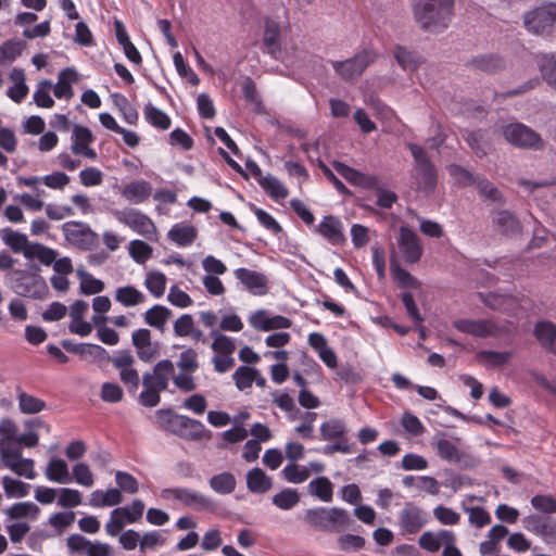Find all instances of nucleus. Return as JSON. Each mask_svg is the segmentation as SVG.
I'll use <instances>...</instances> for the list:
<instances>
[{
	"instance_id": "14",
	"label": "nucleus",
	"mask_w": 556,
	"mask_h": 556,
	"mask_svg": "<svg viewBox=\"0 0 556 556\" xmlns=\"http://www.w3.org/2000/svg\"><path fill=\"white\" fill-rule=\"evenodd\" d=\"M505 139L517 147L540 149L543 146L541 137L523 124H510L503 130Z\"/></svg>"
},
{
	"instance_id": "43",
	"label": "nucleus",
	"mask_w": 556,
	"mask_h": 556,
	"mask_svg": "<svg viewBox=\"0 0 556 556\" xmlns=\"http://www.w3.org/2000/svg\"><path fill=\"white\" fill-rule=\"evenodd\" d=\"M25 45L17 39L5 40L0 46V66H5L15 61L23 52Z\"/></svg>"
},
{
	"instance_id": "5",
	"label": "nucleus",
	"mask_w": 556,
	"mask_h": 556,
	"mask_svg": "<svg viewBox=\"0 0 556 556\" xmlns=\"http://www.w3.org/2000/svg\"><path fill=\"white\" fill-rule=\"evenodd\" d=\"M408 148L416 163L413 170L414 185L418 190L430 193L437 184V172L421 147L410 143Z\"/></svg>"
},
{
	"instance_id": "26",
	"label": "nucleus",
	"mask_w": 556,
	"mask_h": 556,
	"mask_svg": "<svg viewBox=\"0 0 556 556\" xmlns=\"http://www.w3.org/2000/svg\"><path fill=\"white\" fill-rule=\"evenodd\" d=\"M152 194V186L146 180H134L124 186L122 195L132 204L146 202Z\"/></svg>"
},
{
	"instance_id": "44",
	"label": "nucleus",
	"mask_w": 556,
	"mask_h": 556,
	"mask_svg": "<svg viewBox=\"0 0 556 556\" xmlns=\"http://www.w3.org/2000/svg\"><path fill=\"white\" fill-rule=\"evenodd\" d=\"M52 90V83L49 79H42L40 80L37 86L36 90L33 94L34 102L38 108L42 109H51L54 105V100L51 97Z\"/></svg>"
},
{
	"instance_id": "60",
	"label": "nucleus",
	"mask_w": 556,
	"mask_h": 556,
	"mask_svg": "<svg viewBox=\"0 0 556 556\" xmlns=\"http://www.w3.org/2000/svg\"><path fill=\"white\" fill-rule=\"evenodd\" d=\"M144 115L148 122L159 129L166 130L170 127L169 116L152 104L146 106Z\"/></svg>"
},
{
	"instance_id": "27",
	"label": "nucleus",
	"mask_w": 556,
	"mask_h": 556,
	"mask_svg": "<svg viewBox=\"0 0 556 556\" xmlns=\"http://www.w3.org/2000/svg\"><path fill=\"white\" fill-rule=\"evenodd\" d=\"M333 168L350 184L364 187L372 188L377 184V178L374 176L365 175L341 162H333Z\"/></svg>"
},
{
	"instance_id": "50",
	"label": "nucleus",
	"mask_w": 556,
	"mask_h": 556,
	"mask_svg": "<svg viewBox=\"0 0 556 556\" xmlns=\"http://www.w3.org/2000/svg\"><path fill=\"white\" fill-rule=\"evenodd\" d=\"M2 485L4 493L9 498L24 497L28 495L30 489L29 484L9 476H4L2 478Z\"/></svg>"
},
{
	"instance_id": "55",
	"label": "nucleus",
	"mask_w": 556,
	"mask_h": 556,
	"mask_svg": "<svg viewBox=\"0 0 556 556\" xmlns=\"http://www.w3.org/2000/svg\"><path fill=\"white\" fill-rule=\"evenodd\" d=\"M281 475L288 482L299 484L309 478V469L305 466H300L296 463H289L281 470Z\"/></svg>"
},
{
	"instance_id": "35",
	"label": "nucleus",
	"mask_w": 556,
	"mask_h": 556,
	"mask_svg": "<svg viewBox=\"0 0 556 556\" xmlns=\"http://www.w3.org/2000/svg\"><path fill=\"white\" fill-rule=\"evenodd\" d=\"M535 61L543 79L556 90V55L542 53Z\"/></svg>"
},
{
	"instance_id": "48",
	"label": "nucleus",
	"mask_w": 556,
	"mask_h": 556,
	"mask_svg": "<svg viewBox=\"0 0 556 556\" xmlns=\"http://www.w3.org/2000/svg\"><path fill=\"white\" fill-rule=\"evenodd\" d=\"M510 356V352L480 351L477 353V361L488 368H496L505 365Z\"/></svg>"
},
{
	"instance_id": "22",
	"label": "nucleus",
	"mask_w": 556,
	"mask_h": 556,
	"mask_svg": "<svg viewBox=\"0 0 556 556\" xmlns=\"http://www.w3.org/2000/svg\"><path fill=\"white\" fill-rule=\"evenodd\" d=\"M174 375V364L164 359L159 362L152 372L143 375V388H154L164 391L167 388L169 378Z\"/></svg>"
},
{
	"instance_id": "59",
	"label": "nucleus",
	"mask_w": 556,
	"mask_h": 556,
	"mask_svg": "<svg viewBox=\"0 0 556 556\" xmlns=\"http://www.w3.org/2000/svg\"><path fill=\"white\" fill-rule=\"evenodd\" d=\"M83 503V494L71 488H61L58 493V506L62 508H74Z\"/></svg>"
},
{
	"instance_id": "54",
	"label": "nucleus",
	"mask_w": 556,
	"mask_h": 556,
	"mask_svg": "<svg viewBox=\"0 0 556 556\" xmlns=\"http://www.w3.org/2000/svg\"><path fill=\"white\" fill-rule=\"evenodd\" d=\"M257 374V369L248 366H240L232 374V379L236 383V387L240 391H245L252 388V384L255 380V375Z\"/></svg>"
},
{
	"instance_id": "19",
	"label": "nucleus",
	"mask_w": 556,
	"mask_h": 556,
	"mask_svg": "<svg viewBox=\"0 0 556 556\" xmlns=\"http://www.w3.org/2000/svg\"><path fill=\"white\" fill-rule=\"evenodd\" d=\"M93 140V134L88 127L76 124L73 127L71 150L76 155L96 160L97 152L91 148Z\"/></svg>"
},
{
	"instance_id": "49",
	"label": "nucleus",
	"mask_w": 556,
	"mask_h": 556,
	"mask_svg": "<svg viewBox=\"0 0 556 556\" xmlns=\"http://www.w3.org/2000/svg\"><path fill=\"white\" fill-rule=\"evenodd\" d=\"M170 317V311L163 305H154L148 309L144 314L146 323L154 328L162 330L168 318Z\"/></svg>"
},
{
	"instance_id": "58",
	"label": "nucleus",
	"mask_w": 556,
	"mask_h": 556,
	"mask_svg": "<svg viewBox=\"0 0 556 556\" xmlns=\"http://www.w3.org/2000/svg\"><path fill=\"white\" fill-rule=\"evenodd\" d=\"M129 255L139 264H144L153 253V249L142 240H132L128 245Z\"/></svg>"
},
{
	"instance_id": "36",
	"label": "nucleus",
	"mask_w": 556,
	"mask_h": 556,
	"mask_svg": "<svg viewBox=\"0 0 556 556\" xmlns=\"http://www.w3.org/2000/svg\"><path fill=\"white\" fill-rule=\"evenodd\" d=\"M114 299L125 307H132L146 302V295L134 286H124L115 290Z\"/></svg>"
},
{
	"instance_id": "37",
	"label": "nucleus",
	"mask_w": 556,
	"mask_h": 556,
	"mask_svg": "<svg viewBox=\"0 0 556 556\" xmlns=\"http://www.w3.org/2000/svg\"><path fill=\"white\" fill-rule=\"evenodd\" d=\"M271 484V479L261 468H253L247 473V488L252 493H265Z\"/></svg>"
},
{
	"instance_id": "16",
	"label": "nucleus",
	"mask_w": 556,
	"mask_h": 556,
	"mask_svg": "<svg viewBox=\"0 0 556 556\" xmlns=\"http://www.w3.org/2000/svg\"><path fill=\"white\" fill-rule=\"evenodd\" d=\"M397 247L403 260L408 264L417 263L422 256V245L418 236L405 226L400 228Z\"/></svg>"
},
{
	"instance_id": "34",
	"label": "nucleus",
	"mask_w": 556,
	"mask_h": 556,
	"mask_svg": "<svg viewBox=\"0 0 556 556\" xmlns=\"http://www.w3.org/2000/svg\"><path fill=\"white\" fill-rule=\"evenodd\" d=\"M534 336L544 348L556 354V325L546 320L539 321L534 326Z\"/></svg>"
},
{
	"instance_id": "21",
	"label": "nucleus",
	"mask_w": 556,
	"mask_h": 556,
	"mask_svg": "<svg viewBox=\"0 0 556 556\" xmlns=\"http://www.w3.org/2000/svg\"><path fill=\"white\" fill-rule=\"evenodd\" d=\"M233 274L250 293L264 295L268 292V279L264 274L243 267L237 268Z\"/></svg>"
},
{
	"instance_id": "12",
	"label": "nucleus",
	"mask_w": 556,
	"mask_h": 556,
	"mask_svg": "<svg viewBox=\"0 0 556 556\" xmlns=\"http://www.w3.org/2000/svg\"><path fill=\"white\" fill-rule=\"evenodd\" d=\"M112 365L119 371L121 381L130 392H136L139 387V374L134 368L135 357L129 351H118L110 358Z\"/></svg>"
},
{
	"instance_id": "7",
	"label": "nucleus",
	"mask_w": 556,
	"mask_h": 556,
	"mask_svg": "<svg viewBox=\"0 0 556 556\" xmlns=\"http://www.w3.org/2000/svg\"><path fill=\"white\" fill-rule=\"evenodd\" d=\"M160 497L166 503L182 505L194 510L211 506V500L207 496L188 488H165L161 490Z\"/></svg>"
},
{
	"instance_id": "4",
	"label": "nucleus",
	"mask_w": 556,
	"mask_h": 556,
	"mask_svg": "<svg viewBox=\"0 0 556 556\" xmlns=\"http://www.w3.org/2000/svg\"><path fill=\"white\" fill-rule=\"evenodd\" d=\"M523 25L533 35L552 36L556 33V3L545 2L526 12Z\"/></svg>"
},
{
	"instance_id": "25",
	"label": "nucleus",
	"mask_w": 556,
	"mask_h": 556,
	"mask_svg": "<svg viewBox=\"0 0 556 556\" xmlns=\"http://www.w3.org/2000/svg\"><path fill=\"white\" fill-rule=\"evenodd\" d=\"M78 80V74L74 68L62 70L58 75V81L52 84L53 94L58 99L70 100L74 96L73 84Z\"/></svg>"
},
{
	"instance_id": "46",
	"label": "nucleus",
	"mask_w": 556,
	"mask_h": 556,
	"mask_svg": "<svg viewBox=\"0 0 556 556\" xmlns=\"http://www.w3.org/2000/svg\"><path fill=\"white\" fill-rule=\"evenodd\" d=\"M77 277L79 278V288L83 294L91 295L98 294L104 290V282L94 278L91 274L83 268L77 269Z\"/></svg>"
},
{
	"instance_id": "2",
	"label": "nucleus",
	"mask_w": 556,
	"mask_h": 556,
	"mask_svg": "<svg viewBox=\"0 0 556 556\" xmlns=\"http://www.w3.org/2000/svg\"><path fill=\"white\" fill-rule=\"evenodd\" d=\"M11 290L23 298L43 300L49 295V287L36 265L29 269H15L8 275Z\"/></svg>"
},
{
	"instance_id": "56",
	"label": "nucleus",
	"mask_w": 556,
	"mask_h": 556,
	"mask_svg": "<svg viewBox=\"0 0 556 556\" xmlns=\"http://www.w3.org/2000/svg\"><path fill=\"white\" fill-rule=\"evenodd\" d=\"M211 337L213 338L212 350L215 354L231 355L236 350L235 341L216 330H212Z\"/></svg>"
},
{
	"instance_id": "42",
	"label": "nucleus",
	"mask_w": 556,
	"mask_h": 556,
	"mask_svg": "<svg viewBox=\"0 0 556 556\" xmlns=\"http://www.w3.org/2000/svg\"><path fill=\"white\" fill-rule=\"evenodd\" d=\"M390 269L394 281L401 288L418 289L420 287L419 281L406 269L400 266L396 257L391 258Z\"/></svg>"
},
{
	"instance_id": "13",
	"label": "nucleus",
	"mask_w": 556,
	"mask_h": 556,
	"mask_svg": "<svg viewBox=\"0 0 556 556\" xmlns=\"http://www.w3.org/2000/svg\"><path fill=\"white\" fill-rule=\"evenodd\" d=\"M374 61V54L364 50L352 59L331 62L334 72L345 80H352L362 75L365 68Z\"/></svg>"
},
{
	"instance_id": "1",
	"label": "nucleus",
	"mask_w": 556,
	"mask_h": 556,
	"mask_svg": "<svg viewBox=\"0 0 556 556\" xmlns=\"http://www.w3.org/2000/svg\"><path fill=\"white\" fill-rule=\"evenodd\" d=\"M452 10L453 0H413V13L416 22L430 31L447 27Z\"/></svg>"
},
{
	"instance_id": "51",
	"label": "nucleus",
	"mask_w": 556,
	"mask_h": 556,
	"mask_svg": "<svg viewBox=\"0 0 556 556\" xmlns=\"http://www.w3.org/2000/svg\"><path fill=\"white\" fill-rule=\"evenodd\" d=\"M166 276L161 271H149L144 279V286L156 299L163 296L166 289Z\"/></svg>"
},
{
	"instance_id": "64",
	"label": "nucleus",
	"mask_w": 556,
	"mask_h": 556,
	"mask_svg": "<svg viewBox=\"0 0 556 556\" xmlns=\"http://www.w3.org/2000/svg\"><path fill=\"white\" fill-rule=\"evenodd\" d=\"M72 480L85 488H91L94 484V477L90 467L86 463H77L72 469Z\"/></svg>"
},
{
	"instance_id": "28",
	"label": "nucleus",
	"mask_w": 556,
	"mask_h": 556,
	"mask_svg": "<svg viewBox=\"0 0 556 556\" xmlns=\"http://www.w3.org/2000/svg\"><path fill=\"white\" fill-rule=\"evenodd\" d=\"M197 236V228L188 223H176L167 232V238L178 247L191 245Z\"/></svg>"
},
{
	"instance_id": "39",
	"label": "nucleus",
	"mask_w": 556,
	"mask_h": 556,
	"mask_svg": "<svg viewBox=\"0 0 556 556\" xmlns=\"http://www.w3.org/2000/svg\"><path fill=\"white\" fill-rule=\"evenodd\" d=\"M308 493L321 502L329 503L333 496V484L327 477L313 479L307 485Z\"/></svg>"
},
{
	"instance_id": "10",
	"label": "nucleus",
	"mask_w": 556,
	"mask_h": 556,
	"mask_svg": "<svg viewBox=\"0 0 556 556\" xmlns=\"http://www.w3.org/2000/svg\"><path fill=\"white\" fill-rule=\"evenodd\" d=\"M71 554L79 556H112V547L108 543L90 541L81 534H71L66 539Z\"/></svg>"
},
{
	"instance_id": "18",
	"label": "nucleus",
	"mask_w": 556,
	"mask_h": 556,
	"mask_svg": "<svg viewBox=\"0 0 556 556\" xmlns=\"http://www.w3.org/2000/svg\"><path fill=\"white\" fill-rule=\"evenodd\" d=\"M315 231L332 245H342L345 243L344 225L337 216H324L316 226Z\"/></svg>"
},
{
	"instance_id": "57",
	"label": "nucleus",
	"mask_w": 556,
	"mask_h": 556,
	"mask_svg": "<svg viewBox=\"0 0 556 556\" xmlns=\"http://www.w3.org/2000/svg\"><path fill=\"white\" fill-rule=\"evenodd\" d=\"M346 432V426L341 419H330L320 426V434L324 440L342 439Z\"/></svg>"
},
{
	"instance_id": "9",
	"label": "nucleus",
	"mask_w": 556,
	"mask_h": 556,
	"mask_svg": "<svg viewBox=\"0 0 556 556\" xmlns=\"http://www.w3.org/2000/svg\"><path fill=\"white\" fill-rule=\"evenodd\" d=\"M65 240L81 250H91L98 239L97 233L85 223L67 222L62 225Z\"/></svg>"
},
{
	"instance_id": "38",
	"label": "nucleus",
	"mask_w": 556,
	"mask_h": 556,
	"mask_svg": "<svg viewBox=\"0 0 556 556\" xmlns=\"http://www.w3.org/2000/svg\"><path fill=\"white\" fill-rule=\"evenodd\" d=\"M493 224L504 235H515L521 230L519 220L508 211H498L493 217Z\"/></svg>"
},
{
	"instance_id": "53",
	"label": "nucleus",
	"mask_w": 556,
	"mask_h": 556,
	"mask_svg": "<svg viewBox=\"0 0 556 556\" xmlns=\"http://www.w3.org/2000/svg\"><path fill=\"white\" fill-rule=\"evenodd\" d=\"M263 189L276 201L285 200L289 192L285 185L274 176H266L261 180Z\"/></svg>"
},
{
	"instance_id": "8",
	"label": "nucleus",
	"mask_w": 556,
	"mask_h": 556,
	"mask_svg": "<svg viewBox=\"0 0 556 556\" xmlns=\"http://www.w3.org/2000/svg\"><path fill=\"white\" fill-rule=\"evenodd\" d=\"M0 464L17 476L29 480L36 478L34 460L24 458L18 446H7L0 443Z\"/></svg>"
},
{
	"instance_id": "29",
	"label": "nucleus",
	"mask_w": 556,
	"mask_h": 556,
	"mask_svg": "<svg viewBox=\"0 0 556 556\" xmlns=\"http://www.w3.org/2000/svg\"><path fill=\"white\" fill-rule=\"evenodd\" d=\"M45 476L49 481L66 484L72 481L66 462L59 457H51L46 466Z\"/></svg>"
},
{
	"instance_id": "32",
	"label": "nucleus",
	"mask_w": 556,
	"mask_h": 556,
	"mask_svg": "<svg viewBox=\"0 0 556 556\" xmlns=\"http://www.w3.org/2000/svg\"><path fill=\"white\" fill-rule=\"evenodd\" d=\"M123 502V495L119 489L112 488L105 491L103 490H94L90 494L89 505L91 507L100 508V507H111L118 505Z\"/></svg>"
},
{
	"instance_id": "17",
	"label": "nucleus",
	"mask_w": 556,
	"mask_h": 556,
	"mask_svg": "<svg viewBox=\"0 0 556 556\" xmlns=\"http://www.w3.org/2000/svg\"><path fill=\"white\" fill-rule=\"evenodd\" d=\"M453 326L460 332L473 337L486 338L498 336L503 330L490 319H456Z\"/></svg>"
},
{
	"instance_id": "20",
	"label": "nucleus",
	"mask_w": 556,
	"mask_h": 556,
	"mask_svg": "<svg viewBox=\"0 0 556 556\" xmlns=\"http://www.w3.org/2000/svg\"><path fill=\"white\" fill-rule=\"evenodd\" d=\"M89 305L83 300L75 301L70 307V332L87 337L92 332V324L85 320Z\"/></svg>"
},
{
	"instance_id": "6",
	"label": "nucleus",
	"mask_w": 556,
	"mask_h": 556,
	"mask_svg": "<svg viewBox=\"0 0 556 556\" xmlns=\"http://www.w3.org/2000/svg\"><path fill=\"white\" fill-rule=\"evenodd\" d=\"M115 218L123 225L147 240L156 242L159 232L154 222L144 213L136 208H124L114 213Z\"/></svg>"
},
{
	"instance_id": "31",
	"label": "nucleus",
	"mask_w": 556,
	"mask_h": 556,
	"mask_svg": "<svg viewBox=\"0 0 556 556\" xmlns=\"http://www.w3.org/2000/svg\"><path fill=\"white\" fill-rule=\"evenodd\" d=\"M0 238L13 252L22 253L24 256L25 251H28L33 243L28 240L25 233L18 232L9 227L0 230Z\"/></svg>"
},
{
	"instance_id": "23",
	"label": "nucleus",
	"mask_w": 556,
	"mask_h": 556,
	"mask_svg": "<svg viewBox=\"0 0 556 556\" xmlns=\"http://www.w3.org/2000/svg\"><path fill=\"white\" fill-rule=\"evenodd\" d=\"M431 445L435 448L438 456L446 462L456 463L463 457L459 450L460 439L458 438L448 440L437 437L432 440Z\"/></svg>"
},
{
	"instance_id": "61",
	"label": "nucleus",
	"mask_w": 556,
	"mask_h": 556,
	"mask_svg": "<svg viewBox=\"0 0 556 556\" xmlns=\"http://www.w3.org/2000/svg\"><path fill=\"white\" fill-rule=\"evenodd\" d=\"M394 56L399 63V65L404 70V71H415L417 70L419 63H420V58L407 50L406 48H403V47H397L394 51Z\"/></svg>"
},
{
	"instance_id": "41",
	"label": "nucleus",
	"mask_w": 556,
	"mask_h": 556,
	"mask_svg": "<svg viewBox=\"0 0 556 556\" xmlns=\"http://www.w3.org/2000/svg\"><path fill=\"white\" fill-rule=\"evenodd\" d=\"M278 38H279V25L271 20L266 21L265 24V33H264V43L267 48H269L270 53L276 59H281L283 62H288V56L282 55L281 51L278 49Z\"/></svg>"
},
{
	"instance_id": "45",
	"label": "nucleus",
	"mask_w": 556,
	"mask_h": 556,
	"mask_svg": "<svg viewBox=\"0 0 556 556\" xmlns=\"http://www.w3.org/2000/svg\"><path fill=\"white\" fill-rule=\"evenodd\" d=\"M43 422L40 419H34L25 422L27 432L17 434L14 446L35 447L38 445L39 435L36 429L42 427Z\"/></svg>"
},
{
	"instance_id": "47",
	"label": "nucleus",
	"mask_w": 556,
	"mask_h": 556,
	"mask_svg": "<svg viewBox=\"0 0 556 556\" xmlns=\"http://www.w3.org/2000/svg\"><path fill=\"white\" fill-rule=\"evenodd\" d=\"M208 483L211 489L218 494L232 493L237 484L235 476L228 471L213 476Z\"/></svg>"
},
{
	"instance_id": "11",
	"label": "nucleus",
	"mask_w": 556,
	"mask_h": 556,
	"mask_svg": "<svg viewBox=\"0 0 556 556\" xmlns=\"http://www.w3.org/2000/svg\"><path fill=\"white\" fill-rule=\"evenodd\" d=\"M428 519L426 510L408 502L399 514V527L404 534H416L428 523Z\"/></svg>"
},
{
	"instance_id": "30",
	"label": "nucleus",
	"mask_w": 556,
	"mask_h": 556,
	"mask_svg": "<svg viewBox=\"0 0 556 556\" xmlns=\"http://www.w3.org/2000/svg\"><path fill=\"white\" fill-rule=\"evenodd\" d=\"M3 514L12 520H36L40 508L33 502H18L3 509Z\"/></svg>"
},
{
	"instance_id": "33",
	"label": "nucleus",
	"mask_w": 556,
	"mask_h": 556,
	"mask_svg": "<svg viewBox=\"0 0 556 556\" xmlns=\"http://www.w3.org/2000/svg\"><path fill=\"white\" fill-rule=\"evenodd\" d=\"M10 79L13 83L7 90V96L15 103H21L28 94L25 73L22 68H13L10 73Z\"/></svg>"
},
{
	"instance_id": "52",
	"label": "nucleus",
	"mask_w": 556,
	"mask_h": 556,
	"mask_svg": "<svg viewBox=\"0 0 556 556\" xmlns=\"http://www.w3.org/2000/svg\"><path fill=\"white\" fill-rule=\"evenodd\" d=\"M18 408L23 414H37L46 408V403L26 392H20L17 395Z\"/></svg>"
},
{
	"instance_id": "40",
	"label": "nucleus",
	"mask_w": 556,
	"mask_h": 556,
	"mask_svg": "<svg viewBox=\"0 0 556 556\" xmlns=\"http://www.w3.org/2000/svg\"><path fill=\"white\" fill-rule=\"evenodd\" d=\"M58 251L38 242H33L29 250L25 251V258L38 260L46 266L52 265L58 257Z\"/></svg>"
},
{
	"instance_id": "24",
	"label": "nucleus",
	"mask_w": 556,
	"mask_h": 556,
	"mask_svg": "<svg viewBox=\"0 0 556 556\" xmlns=\"http://www.w3.org/2000/svg\"><path fill=\"white\" fill-rule=\"evenodd\" d=\"M172 424L179 435L189 440L201 439L204 432L202 422L184 415L174 416Z\"/></svg>"
},
{
	"instance_id": "62",
	"label": "nucleus",
	"mask_w": 556,
	"mask_h": 556,
	"mask_svg": "<svg viewBox=\"0 0 556 556\" xmlns=\"http://www.w3.org/2000/svg\"><path fill=\"white\" fill-rule=\"evenodd\" d=\"M300 502V495L294 489H285L273 497V503L282 510L293 508Z\"/></svg>"
},
{
	"instance_id": "15",
	"label": "nucleus",
	"mask_w": 556,
	"mask_h": 556,
	"mask_svg": "<svg viewBox=\"0 0 556 556\" xmlns=\"http://www.w3.org/2000/svg\"><path fill=\"white\" fill-rule=\"evenodd\" d=\"M248 321L253 329L264 332L288 329L292 326V321L289 318L282 315H274L267 309L252 312Z\"/></svg>"
},
{
	"instance_id": "63",
	"label": "nucleus",
	"mask_w": 556,
	"mask_h": 556,
	"mask_svg": "<svg viewBox=\"0 0 556 556\" xmlns=\"http://www.w3.org/2000/svg\"><path fill=\"white\" fill-rule=\"evenodd\" d=\"M75 521V513L72 510L58 511L50 515L48 523L58 534H61Z\"/></svg>"
},
{
	"instance_id": "3",
	"label": "nucleus",
	"mask_w": 556,
	"mask_h": 556,
	"mask_svg": "<svg viewBox=\"0 0 556 556\" xmlns=\"http://www.w3.org/2000/svg\"><path fill=\"white\" fill-rule=\"evenodd\" d=\"M304 520L312 527L323 531L340 532L349 527V513L339 507H316L307 509Z\"/></svg>"
}]
</instances>
